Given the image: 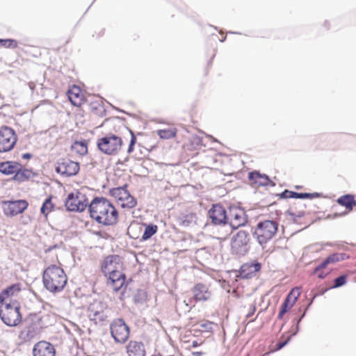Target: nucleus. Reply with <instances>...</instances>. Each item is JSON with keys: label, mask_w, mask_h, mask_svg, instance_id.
I'll list each match as a JSON object with an SVG mask.
<instances>
[{"label": "nucleus", "mask_w": 356, "mask_h": 356, "mask_svg": "<svg viewBox=\"0 0 356 356\" xmlns=\"http://www.w3.org/2000/svg\"><path fill=\"white\" fill-rule=\"evenodd\" d=\"M248 179L250 185L254 187L275 186L273 181L265 174L259 171H252L248 174Z\"/></svg>", "instance_id": "obj_19"}, {"label": "nucleus", "mask_w": 356, "mask_h": 356, "mask_svg": "<svg viewBox=\"0 0 356 356\" xmlns=\"http://www.w3.org/2000/svg\"><path fill=\"white\" fill-rule=\"evenodd\" d=\"M288 215L291 218L296 222H298L300 218H303L305 215L304 211H296L293 208H290L287 211Z\"/></svg>", "instance_id": "obj_37"}, {"label": "nucleus", "mask_w": 356, "mask_h": 356, "mask_svg": "<svg viewBox=\"0 0 356 356\" xmlns=\"http://www.w3.org/2000/svg\"><path fill=\"white\" fill-rule=\"evenodd\" d=\"M19 163L15 161H5L0 163V172L6 175H14L19 170Z\"/></svg>", "instance_id": "obj_28"}, {"label": "nucleus", "mask_w": 356, "mask_h": 356, "mask_svg": "<svg viewBox=\"0 0 356 356\" xmlns=\"http://www.w3.org/2000/svg\"><path fill=\"white\" fill-rule=\"evenodd\" d=\"M300 293L301 287H294L291 290L284 301L287 302L291 307H293Z\"/></svg>", "instance_id": "obj_33"}, {"label": "nucleus", "mask_w": 356, "mask_h": 356, "mask_svg": "<svg viewBox=\"0 0 356 356\" xmlns=\"http://www.w3.org/2000/svg\"><path fill=\"white\" fill-rule=\"evenodd\" d=\"M341 216V215H340V214H339V215H338V214H334V216Z\"/></svg>", "instance_id": "obj_50"}, {"label": "nucleus", "mask_w": 356, "mask_h": 356, "mask_svg": "<svg viewBox=\"0 0 356 356\" xmlns=\"http://www.w3.org/2000/svg\"><path fill=\"white\" fill-rule=\"evenodd\" d=\"M157 135L161 139L168 140L170 138H173L177 136V129L175 127L159 129L157 131Z\"/></svg>", "instance_id": "obj_34"}, {"label": "nucleus", "mask_w": 356, "mask_h": 356, "mask_svg": "<svg viewBox=\"0 0 356 356\" xmlns=\"http://www.w3.org/2000/svg\"><path fill=\"white\" fill-rule=\"evenodd\" d=\"M292 307H290V305L286 302L285 301L283 302V304L281 306L280 312L278 314V318H282L284 315L288 312Z\"/></svg>", "instance_id": "obj_41"}, {"label": "nucleus", "mask_w": 356, "mask_h": 356, "mask_svg": "<svg viewBox=\"0 0 356 356\" xmlns=\"http://www.w3.org/2000/svg\"><path fill=\"white\" fill-rule=\"evenodd\" d=\"M97 145L102 153L115 156L122 149L123 141L121 137L113 134H107L97 140Z\"/></svg>", "instance_id": "obj_3"}, {"label": "nucleus", "mask_w": 356, "mask_h": 356, "mask_svg": "<svg viewBox=\"0 0 356 356\" xmlns=\"http://www.w3.org/2000/svg\"><path fill=\"white\" fill-rule=\"evenodd\" d=\"M261 270V264L259 262L246 263L241 266L239 275L242 278H250Z\"/></svg>", "instance_id": "obj_23"}, {"label": "nucleus", "mask_w": 356, "mask_h": 356, "mask_svg": "<svg viewBox=\"0 0 356 356\" xmlns=\"http://www.w3.org/2000/svg\"><path fill=\"white\" fill-rule=\"evenodd\" d=\"M72 151L79 155H84L88 152V144L86 140L75 141L72 147Z\"/></svg>", "instance_id": "obj_35"}, {"label": "nucleus", "mask_w": 356, "mask_h": 356, "mask_svg": "<svg viewBox=\"0 0 356 356\" xmlns=\"http://www.w3.org/2000/svg\"><path fill=\"white\" fill-rule=\"evenodd\" d=\"M29 207L26 200H6L1 202L3 214L8 217H13L22 213Z\"/></svg>", "instance_id": "obj_10"}, {"label": "nucleus", "mask_w": 356, "mask_h": 356, "mask_svg": "<svg viewBox=\"0 0 356 356\" xmlns=\"http://www.w3.org/2000/svg\"><path fill=\"white\" fill-rule=\"evenodd\" d=\"M227 222L234 229L245 225L247 220L244 211L238 209H230L227 216Z\"/></svg>", "instance_id": "obj_17"}, {"label": "nucleus", "mask_w": 356, "mask_h": 356, "mask_svg": "<svg viewBox=\"0 0 356 356\" xmlns=\"http://www.w3.org/2000/svg\"><path fill=\"white\" fill-rule=\"evenodd\" d=\"M19 309V302H13L11 305H0V317L7 325L16 326L22 321Z\"/></svg>", "instance_id": "obj_5"}, {"label": "nucleus", "mask_w": 356, "mask_h": 356, "mask_svg": "<svg viewBox=\"0 0 356 356\" xmlns=\"http://www.w3.org/2000/svg\"><path fill=\"white\" fill-rule=\"evenodd\" d=\"M88 206L86 195L79 190L70 193L65 201V207L71 211H83Z\"/></svg>", "instance_id": "obj_7"}, {"label": "nucleus", "mask_w": 356, "mask_h": 356, "mask_svg": "<svg viewBox=\"0 0 356 356\" xmlns=\"http://www.w3.org/2000/svg\"><path fill=\"white\" fill-rule=\"evenodd\" d=\"M51 257H54L55 260L59 263L57 255L53 256L50 252H46L44 259L48 266L43 271L42 282L47 290L56 293L64 289L67 283V276L60 265L50 264L51 261H54V259H50Z\"/></svg>", "instance_id": "obj_1"}, {"label": "nucleus", "mask_w": 356, "mask_h": 356, "mask_svg": "<svg viewBox=\"0 0 356 356\" xmlns=\"http://www.w3.org/2000/svg\"><path fill=\"white\" fill-rule=\"evenodd\" d=\"M110 195L123 209H132L137 204V201L127 190V186L113 188L110 190Z\"/></svg>", "instance_id": "obj_6"}, {"label": "nucleus", "mask_w": 356, "mask_h": 356, "mask_svg": "<svg viewBox=\"0 0 356 356\" xmlns=\"http://www.w3.org/2000/svg\"><path fill=\"white\" fill-rule=\"evenodd\" d=\"M55 169L57 173L63 176L72 177L79 172L80 166L78 162L63 158L56 162Z\"/></svg>", "instance_id": "obj_11"}, {"label": "nucleus", "mask_w": 356, "mask_h": 356, "mask_svg": "<svg viewBox=\"0 0 356 356\" xmlns=\"http://www.w3.org/2000/svg\"><path fill=\"white\" fill-rule=\"evenodd\" d=\"M192 354H193V356H202V353H201V352H193Z\"/></svg>", "instance_id": "obj_46"}, {"label": "nucleus", "mask_w": 356, "mask_h": 356, "mask_svg": "<svg viewBox=\"0 0 356 356\" xmlns=\"http://www.w3.org/2000/svg\"><path fill=\"white\" fill-rule=\"evenodd\" d=\"M337 202L341 207L346 208V213L350 212L356 206V200L353 195L347 194L339 197Z\"/></svg>", "instance_id": "obj_26"}, {"label": "nucleus", "mask_w": 356, "mask_h": 356, "mask_svg": "<svg viewBox=\"0 0 356 356\" xmlns=\"http://www.w3.org/2000/svg\"><path fill=\"white\" fill-rule=\"evenodd\" d=\"M111 336L117 343H124L129 336V328L121 318L115 319L110 325Z\"/></svg>", "instance_id": "obj_9"}, {"label": "nucleus", "mask_w": 356, "mask_h": 356, "mask_svg": "<svg viewBox=\"0 0 356 356\" xmlns=\"http://www.w3.org/2000/svg\"><path fill=\"white\" fill-rule=\"evenodd\" d=\"M131 140L129 143V145L127 149V153L129 154H131L134 152V145L136 143V138L131 131Z\"/></svg>", "instance_id": "obj_42"}, {"label": "nucleus", "mask_w": 356, "mask_h": 356, "mask_svg": "<svg viewBox=\"0 0 356 356\" xmlns=\"http://www.w3.org/2000/svg\"><path fill=\"white\" fill-rule=\"evenodd\" d=\"M0 46L6 48L15 49L18 47V42L13 39H0Z\"/></svg>", "instance_id": "obj_38"}, {"label": "nucleus", "mask_w": 356, "mask_h": 356, "mask_svg": "<svg viewBox=\"0 0 356 356\" xmlns=\"http://www.w3.org/2000/svg\"><path fill=\"white\" fill-rule=\"evenodd\" d=\"M142 344L136 341H130L127 346V353L129 356H143Z\"/></svg>", "instance_id": "obj_29"}, {"label": "nucleus", "mask_w": 356, "mask_h": 356, "mask_svg": "<svg viewBox=\"0 0 356 356\" xmlns=\"http://www.w3.org/2000/svg\"><path fill=\"white\" fill-rule=\"evenodd\" d=\"M280 197L281 198L288 199V198H298V199H313L320 197V194L318 193H296L293 191H291L289 190H284L281 194H280Z\"/></svg>", "instance_id": "obj_24"}, {"label": "nucleus", "mask_w": 356, "mask_h": 356, "mask_svg": "<svg viewBox=\"0 0 356 356\" xmlns=\"http://www.w3.org/2000/svg\"><path fill=\"white\" fill-rule=\"evenodd\" d=\"M117 260L118 257L115 255L107 256L103 260L101 264V270L105 277L120 268V264Z\"/></svg>", "instance_id": "obj_20"}, {"label": "nucleus", "mask_w": 356, "mask_h": 356, "mask_svg": "<svg viewBox=\"0 0 356 356\" xmlns=\"http://www.w3.org/2000/svg\"><path fill=\"white\" fill-rule=\"evenodd\" d=\"M106 277L107 284L115 291H118L125 284L126 276L120 269L108 275Z\"/></svg>", "instance_id": "obj_21"}, {"label": "nucleus", "mask_w": 356, "mask_h": 356, "mask_svg": "<svg viewBox=\"0 0 356 356\" xmlns=\"http://www.w3.org/2000/svg\"><path fill=\"white\" fill-rule=\"evenodd\" d=\"M278 223L275 220H266L259 222L255 228L254 235L260 245L266 244L277 234Z\"/></svg>", "instance_id": "obj_4"}, {"label": "nucleus", "mask_w": 356, "mask_h": 356, "mask_svg": "<svg viewBox=\"0 0 356 356\" xmlns=\"http://www.w3.org/2000/svg\"><path fill=\"white\" fill-rule=\"evenodd\" d=\"M144 225L140 222H132L127 229V234L134 239H138L141 237Z\"/></svg>", "instance_id": "obj_31"}, {"label": "nucleus", "mask_w": 356, "mask_h": 356, "mask_svg": "<svg viewBox=\"0 0 356 356\" xmlns=\"http://www.w3.org/2000/svg\"><path fill=\"white\" fill-rule=\"evenodd\" d=\"M345 259V254L341 253H334L327 257L320 265L315 268V273H318L322 269L325 268L328 264H334Z\"/></svg>", "instance_id": "obj_27"}, {"label": "nucleus", "mask_w": 356, "mask_h": 356, "mask_svg": "<svg viewBox=\"0 0 356 356\" xmlns=\"http://www.w3.org/2000/svg\"><path fill=\"white\" fill-rule=\"evenodd\" d=\"M88 317L96 325H104L108 320V315L104 305L100 302H94L88 308Z\"/></svg>", "instance_id": "obj_12"}, {"label": "nucleus", "mask_w": 356, "mask_h": 356, "mask_svg": "<svg viewBox=\"0 0 356 356\" xmlns=\"http://www.w3.org/2000/svg\"><path fill=\"white\" fill-rule=\"evenodd\" d=\"M152 356H162L161 353H158V354H156V355H152Z\"/></svg>", "instance_id": "obj_49"}, {"label": "nucleus", "mask_w": 356, "mask_h": 356, "mask_svg": "<svg viewBox=\"0 0 356 356\" xmlns=\"http://www.w3.org/2000/svg\"><path fill=\"white\" fill-rule=\"evenodd\" d=\"M247 356H249V355H248Z\"/></svg>", "instance_id": "obj_52"}, {"label": "nucleus", "mask_w": 356, "mask_h": 356, "mask_svg": "<svg viewBox=\"0 0 356 356\" xmlns=\"http://www.w3.org/2000/svg\"><path fill=\"white\" fill-rule=\"evenodd\" d=\"M89 212L93 220L103 225H114L118 221L117 209L104 197H95L89 204Z\"/></svg>", "instance_id": "obj_2"}, {"label": "nucleus", "mask_w": 356, "mask_h": 356, "mask_svg": "<svg viewBox=\"0 0 356 356\" xmlns=\"http://www.w3.org/2000/svg\"><path fill=\"white\" fill-rule=\"evenodd\" d=\"M56 197L53 195H49L43 202L40 212L43 214L46 218L47 216L52 211L55 210L56 203L54 200Z\"/></svg>", "instance_id": "obj_30"}, {"label": "nucleus", "mask_w": 356, "mask_h": 356, "mask_svg": "<svg viewBox=\"0 0 356 356\" xmlns=\"http://www.w3.org/2000/svg\"><path fill=\"white\" fill-rule=\"evenodd\" d=\"M315 274H317V276L318 277L321 278V279H323L326 277V275H327V273H325L323 271V269H322L321 270H320L318 273H315Z\"/></svg>", "instance_id": "obj_43"}, {"label": "nucleus", "mask_w": 356, "mask_h": 356, "mask_svg": "<svg viewBox=\"0 0 356 356\" xmlns=\"http://www.w3.org/2000/svg\"><path fill=\"white\" fill-rule=\"evenodd\" d=\"M346 281H347V276L344 275H341L334 280V285L332 286V288L340 287V286L344 285L346 283Z\"/></svg>", "instance_id": "obj_39"}, {"label": "nucleus", "mask_w": 356, "mask_h": 356, "mask_svg": "<svg viewBox=\"0 0 356 356\" xmlns=\"http://www.w3.org/2000/svg\"><path fill=\"white\" fill-rule=\"evenodd\" d=\"M33 356H55L56 350L54 346L46 341H40L35 344L33 348Z\"/></svg>", "instance_id": "obj_22"}, {"label": "nucleus", "mask_w": 356, "mask_h": 356, "mask_svg": "<svg viewBox=\"0 0 356 356\" xmlns=\"http://www.w3.org/2000/svg\"><path fill=\"white\" fill-rule=\"evenodd\" d=\"M214 323L211 321H206L200 323V327L206 332H211Z\"/></svg>", "instance_id": "obj_40"}, {"label": "nucleus", "mask_w": 356, "mask_h": 356, "mask_svg": "<svg viewBox=\"0 0 356 356\" xmlns=\"http://www.w3.org/2000/svg\"><path fill=\"white\" fill-rule=\"evenodd\" d=\"M200 346V343L197 341H193L192 343V347L195 348Z\"/></svg>", "instance_id": "obj_45"}, {"label": "nucleus", "mask_w": 356, "mask_h": 356, "mask_svg": "<svg viewBox=\"0 0 356 356\" xmlns=\"http://www.w3.org/2000/svg\"><path fill=\"white\" fill-rule=\"evenodd\" d=\"M250 234L248 232L240 230L233 237L232 248L236 253L243 254L248 250V245L250 242Z\"/></svg>", "instance_id": "obj_13"}, {"label": "nucleus", "mask_w": 356, "mask_h": 356, "mask_svg": "<svg viewBox=\"0 0 356 356\" xmlns=\"http://www.w3.org/2000/svg\"><path fill=\"white\" fill-rule=\"evenodd\" d=\"M295 188H297V189H299V188H301L302 186H296Z\"/></svg>", "instance_id": "obj_48"}, {"label": "nucleus", "mask_w": 356, "mask_h": 356, "mask_svg": "<svg viewBox=\"0 0 356 356\" xmlns=\"http://www.w3.org/2000/svg\"><path fill=\"white\" fill-rule=\"evenodd\" d=\"M255 311V307L253 306L252 312L247 315V317L249 318L250 316H252Z\"/></svg>", "instance_id": "obj_47"}, {"label": "nucleus", "mask_w": 356, "mask_h": 356, "mask_svg": "<svg viewBox=\"0 0 356 356\" xmlns=\"http://www.w3.org/2000/svg\"><path fill=\"white\" fill-rule=\"evenodd\" d=\"M30 171L22 168V165L19 163V170H17L15 174L13 179L15 181L22 182L27 180L30 177Z\"/></svg>", "instance_id": "obj_36"}, {"label": "nucleus", "mask_w": 356, "mask_h": 356, "mask_svg": "<svg viewBox=\"0 0 356 356\" xmlns=\"http://www.w3.org/2000/svg\"><path fill=\"white\" fill-rule=\"evenodd\" d=\"M355 266H356V263H355Z\"/></svg>", "instance_id": "obj_51"}, {"label": "nucleus", "mask_w": 356, "mask_h": 356, "mask_svg": "<svg viewBox=\"0 0 356 356\" xmlns=\"http://www.w3.org/2000/svg\"><path fill=\"white\" fill-rule=\"evenodd\" d=\"M31 321L35 325L40 329L48 327L51 324L50 315L47 313L40 312L31 316Z\"/></svg>", "instance_id": "obj_25"}, {"label": "nucleus", "mask_w": 356, "mask_h": 356, "mask_svg": "<svg viewBox=\"0 0 356 356\" xmlns=\"http://www.w3.org/2000/svg\"><path fill=\"white\" fill-rule=\"evenodd\" d=\"M67 95L71 104L74 106L80 107L86 102L83 91L76 85H73L68 89Z\"/></svg>", "instance_id": "obj_18"}, {"label": "nucleus", "mask_w": 356, "mask_h": 356, "mask_svg": "<svg viewBox=\"0 0 356 356\" xmlns=\"http://www.w3.org/2000/svg\"><path fill=\"white\" fill-rule=\"evenodd\" d=\"M17 141V136L13 129L6 125L0 127V153L12 150Z\"/></svg>", "instance_id": "obj_8"}, {"label": "nucleus", "mask_w": 356, "mask_h": 356, "mask_svg": "<svg viewBox=\"0 0 356 356\" xmlns=\"http://www.w3.org/2000/svg\"><path fill=\"white\" fill-rule=\"evenodd\" d=\"M144 225L143 232L141 235V240L146 241L150 238L154 234L157 232L158 227L156 225L152 224H145L143 223Z\"/></svg>", "instance_id": "obj_32"}, {"label": "nucleus", "mask_w": 356, "mask_h": 356, "mask_svg": "<svg viewBox=\"0 0 356 356\" xmlns=\"http://www.w3.org/2000/svg\"><path fill=\"white\" fill-rule=\"evenodd\" d=\"M287 341H285L284 342H279L277 345H276V348L275 350H280L281 348H282L286 343H287Z\"/></svg>", "instance_id": "obj_44"}, {"label": "nucleus", "mask_w": 356, "mask_h": 356, "mask_svg": "<svg viewBox=\"0 0 356 356\" xmlns=\"http://www.w3.org/2000/svg\"><path fill=\"white\" fill-rule=\"evenodd\" d=\"M209 218L215 225L226 224L227 215L225 209L220 204H214L209 211Z\"/></svg>", "instance_id": "obj_16"}, {"label": "nucleus", "mask_w": 356, "mask_h": 356, "mask_svg": "<svg viewBox=\"0 0 356 356\" xmlns=\"http://www.w3.org/2000/svg\"><path fill=\"white\" fill-rule=\"evenodd\" d=\"M193 298L195 302H206L211 299L212 292L208 284L197 283L191 289Z\"/></svg>", "instance_id": "obj_15"}, {"label": "nucleus", "mask_w": 356, "mask_h": 356, "mask_svg": "<svg viewBox=\"0 0 356 356\" xmlns=\"http://www.w3.org/2000/svg\"><path fill=\"white\" fill-rule=\"evenodd\" d=\"M21 285L19 283L13 284L0 293V305H11L13 302H18L17 297L21 291Z\"/></svg>", "instance_id": "obj_14"}]
</instances>
